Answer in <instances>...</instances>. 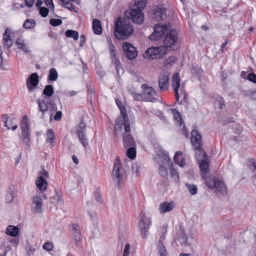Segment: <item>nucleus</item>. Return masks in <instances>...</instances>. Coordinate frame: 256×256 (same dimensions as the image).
Returning a JSON list of instances; mask_svg holds the SVG:
<instances>
[{"label": "nucleus", "instance_id": "obj_46", "mask_svg": "<svg viewBox=\"0 0 256 256\" xmlns=\"http://www.w3.org/2000/svg\"><path fill=\"white\" fill-rule=\"evenodd\" d=\"M94 198H95L96 200L98 202L100 203H102L103 200L102 199V194L100 193V190L99 188H96V190L94 192Z\"/></svg>", "mask_w": 256, "mask_h": 256}, {"label": "nucleus", "instance_id": "obj_28", "mask_svg": "<svg viewBox=\"0 0 256 256\" xmlns=\"http://www.w3.org/2000/svg\"><path fill=\"white\" fill-rule=\"evenodd\" d=\"M20 232V229L18 226L10 225L6 228V234L12 236H16Z\"/></svg>", "mask_w": 256, "mask_h": 256}, {"label": "nucleus", "instance_id": "obj_22", "mask_svg": "<svg viewBox=\"0 0 256 256\" xmlns=\"http://www.w3.org/2000/svg\"><path fill=\"white\" fill-rule=\"evenodd\" d=\"M194 150H195V156L198 161L208 158L206 152L202 148V146L194 148Z\"/></svg>", "mask_w": 256, "mask_h": 256}, {"label": "nucleus", "instance_id": "obj_14", "mask_svg": "<svg viewBox=\"0 0 256 256\" xmlns=\"http://www.w3.org/2000/svg\"><path fill=\"white\" fill-rule=\"evenodd\" d=\"M158 86L161 91H166L169 86V75L166 73H161L158 77Z\"/></svg>", "mask_w": 256, "mask_h": 256}, {"label": "nucleus", "instance_id": "obj_2", "mask_svg": "<svg viewBox=\"0 0 256 256\" xmlns=\"http://www.w3.org/2000/svg\"><path fill=\"white\" fill-rule=\"evenodd\" d=\"M36 102L38 104L39 110L42 112V118H44V113L48 110L51 112L50 116H52V113L57 110L56 104L54 100L44 98L42 100L37 99Z\"/></svg>", "mask_w": 256, "mask_h": 256}, {"label": "nucleus", "instance_id": "obj_10", "mask_svg": "<svg viewBox=\"0 0 256 256\" xmlns=\"http://www.w3.org/2000/svg\"><path fill=\"white\" fill-rule=\"evenodd\" d=\"M122 50L124 56L130 60H134L138 56V52L136 48L128 42L122 43Z\"/></svg>", "mask_w": 256, "mask_h": 256}, {"label": "nucleus", "instance_id": "obj_30", "mask_svg": "<svg viewBox=\"0 0 256 256\" xmlns=\"http://www.w3.org/2000/svg\"><path fill=\"white\" fill-rule=\"evenodd\" d=\"M16 44L18 48L22 50L24 52L29 54L30 51L28 50V47L25 44L24 40L20 38H17Z\"/></svg>", "mask_w": 256, "mask_h": 256}, {"label": "nucleus", "instance_id": "obj_56", "mask_svg": "<svg viewBox=\"0 0 256 256\" xmlns=\"http://www.w3.org/2000/svg\"><path fill=\"white\" fill-rule=\"evenodd\" d=\"M162 158L166 160L168 162V164H172V162L168 157V153L164 150H162Z\"/></svg>", "mask_w": 256, "mask_h": 256}, {"label": "nucleus", "instance_id": "obj_57", "mask_svg": "<svg viewBox=\"0 0 256 256\" xmlns=\"http://www.w3.org/2000/svg\"><path fill=\"white\" fill-rule=\"evenodd\" d=\"M134 100L138 101H144V97H143V92L142 91V93H134V94L133 96Z\"/></svg>", "mask_w": 256, "mask_h": 256}, {"label": "nucleus", "instance_id": "obj_20", "mask_svg": "<svg viewBox=\"0 0 256 256\" xmlns=\"http://www.w3.org/2000/svg\"><path fill=\"white\" fill-rule=\"evenodd\" d=\"M214 188H216L219 192L222 193L224 196L226 195L228 193L225 184L219 179L216 180Z\"/></svg>", "mask_w": 256, "mask_h": 256}, {"label": "nucleus", "instance_id": "obj_4", "mask_svg": "<svg viewBox=\"0 0 256 256\" xmlns=\"http://www.w3.org/2000/svg\"><path fill=\"white\" fill-rule=\"evenodd\" d=\"M178 40V32L175 30H172L166 35L163 41V48L166 49L170 48V50H174L176 48L177 40Z\"/></svg>", "mask_w": 256, "mask_h": 256}, {"label": "nucleus", "instance_id": "obj_7", "mask_svg": "<svg viewBox=\"0 0 256 256\" xmlns=\"http://www.w3.org/2000/svg\"><path fill=\"white\" fill-rule=\"evenodd\" d=\"M70 230L73 235V240L76 246L80 249H82L83 248L82 236L79 226L76 224H72L70 228Z\"/></svg>", "mask_w": 256, "mask_h": 256}, {"label": "nucleus", "instance_id": "obj_37", "mask_svg": "<svg viewBox=\"0 0 256 256\" xmlns=\"http://www.w3.org/2000/svg\"><path fill=\"white\" fill-rule=\"evenodd\" d=\"M78 140L82 146L84 148L88 145V140L86 138V134H77Z\"/></svg>", "mask_w": 256, "mask_h": 256}, {"label": "nucleus", "instance_id": "obj_31", "mask_svg": "<svg viewBox=\"0 0 256 256\" xmlns=\"http://www.w3.org/2000/svg\"><path fill=\"white\" fill-rule=\"evenodd\" d=\"M204 179L205 180V184L208 188L210 189L214 188L216 180H218V178L209 176L208 178H205Z\"/></svg>", "mask_w": 256, "mask_h": 256}, {"label": "nucleus", "instance_id": "obj_59", "mask_svg": "<svg viewBox=\"0 0 256 256\" xmlns=\"http://www.w3.org/2000/svg\"><path fill=\"white\" fill-rule=\"evenodd\" d=\"M44 2L47 6L52 10V12L54 11V6L52 0H44Z\"/></svg>", "mask_w": 256, "mask_h": 256}, {"label": "nucleus", "instance_id": "obj_15", "mask_svg": "<svg viewBox=\"0 0 256 256\" xmlns=\"http://www.w3.org/2000/svg\"><path fill=\"white\" fill-rule=\"evenodd\" d=\"M128 18H130L134 22L140 24L144 22V14L140 10H132Z\"/></svg>", "mask_w": 256, "mask_h": 256}, {"label": "nucleus", "instance_id": "obj_23", "mask_svg": "<svg viewBox=\"0 0 256 256\" xmlns=\"http://www.w3.org/2000/svg\"><path fill=\"white\" fill-rule=\"evenodd\" d=\"M93 32L96 34H100L102 33V27L101 22L96 18L92 21Z\"/></svg>", "mask_w": 256, "mask_h": 256}, {"label": "nucleus", "instance_id": "obj_34", "mask_svg": "<svg viewBox=\"0 0 256 256\" xmlns=\"http://www.w3.org/2000/svg\"><path fill=\"white\" fill-rule=\"evenodd\" d=\"M65 35L67 38H72L76 40L78 38V33L76 30H68L65 32Z\"/></svg>", "mask_w": 256, "mask_h": 256}, {"label": "nucleus", "instance_id": "obj_11", "mask_svg": "<svg viewBox=\"0 0 256 256\" xmlns=\"http://www.w3.org/2000/svg\"><path fill=\"white\" fill-rule=\"evenodd\" d=\"M122 164L120 158L118 156H116L115 158L114 165L112 170L113 180L117 182L118 186L120 184V179L122 176V174L120 172V168Z\"/></svg>", "mask_w": 256, "mask_h": 256}, {"label": "nucleus", "instance_id": "obj_45", "mask_svg": "<svg viewBox=\"0 0 256 256\" xmlns=\"http://www.w3.org/2000/svg\"><path fill=\"white\" fill-rule=\"evenodd\" d=\"M248 163L249 164L250 168L256 174V162L254 158H248L247 160Z\"/></svg>", "mask_w": 256, "mask_h": 256}, {"label": "nucleus", "instance_id": "obj_48", "mask_svg": "<svg viewBox=\"0 0 256 256\" xmlns=\"http://www.w3.org/2000/svg\"><path fill=\"white\" fill-rule=\"evenodd\" d=\"M4 122L5 126L8 128V129H10V127L12 126V121L11 119L10 120L8 118V114H5L4 116Z\"/></svg>", "mask_w": 256, "mask_h": 256}, {"label": "nucleus", "instance_id": "obj_39", "mask_svg": "<svg viewBox=\"0 0 256 256\" xmlns=\"http://www.w3.org/2000/svg\"><path fill=\"white\" fill-rule=\"evenodd\" d=\"M13 189H14V186H12V188H10L9 191L8 192V194L6 196V201L7 203H11L14 199V193Z\"/></svg>", "mask_w": 256, "mask_h": 256}, {"label": "nucleus", "instance_id": "obj_63", "mask_svg": "<svg viewBox=\"0 0 256 256\" xmlns=\"http://www.w3.org/2000/svg\"><path fill=\"white\" fill-rule=\"evenodd\" d=\"M4 45L7 46V49H9L12 46L13 43H12V38L5 40H4Z\"/></svg>", "mask_w": 256, "mask_h": 256}, {"label": "nucleus", "instance_id": "obj_9", "mask_svg": "<svg viewBox=\"0 0 256 256\" xmlns=\"http://www.w3.org/2000/svg\"><path fill=\"white\" fill-rule=\"evenodd\" d=\"M145 54L150 58H161L166 54V49L162 46L150 47L146 50Z\"/></svg>", "mask_w": 256, "mask_h": 256}, {"label": "nucleus", "instance_id": "obj_36", "mask_svg": "<svg viewBox=\"0 0 256 256\" xmlns=\"http://www.w3.org/2000/svg\"><path fill=\"white\" fill-rule=\"evenodd\" d=\"M170 174L172 178L176 182L179 180V175L177 170L174 168L172 164L170 166Z\"/></svg>", "mask_w": 256, "mask_h": 256}, {"label": "nucleus", "instance_id": "obj_21", "mask_svg": "<svg viewBox=\"0 0 256 256\" xmlns=\"http://www.w3.org/2000/svg\"><path fill=\"white\" fill-rule=\"evenodd\" d=\"M174 160L176 164L181 167H183L185 165V162L184 161V158L182 156V152L178 151L175 153L174 156Z\"/></svg>", "mask_w": 256, "mask_h": 256}, {"label": "nucleus", "instance_id": "obj_12", "mask_svg": "<svg viewBox=\"0 0 256 256\" xmlns=\"http://www.w3.org/2000/svg\"><path fill=\"white\" fill-rule=\"evenodd\" d=\"M166 9L162 5H156L152 9L154 18L157 21H162L166 18Z\"/></svg>", "mask_w": 256, "mask_h": 256}, {"label": "nucleus", "instance_id": "obj_42", "mask_svg": "<svg viewBox=\"0 0 256 256\" xmlns=\"http://www.w3.org/2000/svg\"><path fill=\"white\" fill-rule=\"evenodd\" d=\"M116 104L118 106V107L120 112V115L122 116H126V108L124 106L122 105V102L118 99L116 100Z\"/></svg>", "mask_w": 256, "mask_h": 256}, {"label": "nucleus", "instance_id": "obj_58", "mask_svg": "<svg viewBox=\"0 0 256 256\" xmlns=\"http://www.w3.org/2000/svg\"><path fill=\"white\" fill-rule=\"evenodd\" d=\"M10 34L11 30L9 28H6L3 34V40L11 39Z\"/></svg>", "mask_w": 256, "mask_h": 256}, {"label": "nucleus", "instance_id": "obj_19", "mask_svg": "<svg viewBox=\"0 0 256 256\" xmlns=\"http://www.w3.org/2000/svg\"><path fill=\"white\" fill-rule=\"evenodd\" d=\"M122 142L124 148L136 146L134 138L130 134H123Z\"/></svg>", "mask_w": 256, "mask_h": 256}, {"label": "nucleus", "instance_id": "obj_3", "mask_svg": "<svg viewBox=\"0 0 256 256\" xmlns=\"http://www.w3.org/2000/svg\"><path fill=\"white\" fill-rule=\"evenodd\" d=\"M152 224L150 218L148 216L145 212L142 211L140 214L138 226L142 238H146L148 234L149 227Z\"/></svg>", "mask_w": 256, "mask_h": 256}, {"label": "nucleus", "instance_id": "obj_16", "mask_svg": "<svg viewBox=\"0 0 256 256\" xmlns=\"http://www.w3.org/2000/svg\"><path fill=\"white\" fill-rule=\"evenodd\" d=\"M190 142L194 148L202 146V137L197 130H194L192 131Z\"/></svg>", "mask_w": 256, "mask_h": 256}, {"label": "nucleus", "instance_id": "obj_54", "mask_svg": "<svg viewBox=\"0 0 256 256\" xmlns=\"http://www.w3.org/2000/svg\"><path fill=\"white\" fill-rule=\"evenodd\" d=\"M38 175L39 176L45 177L46 178L49 177L48 172L46 170H44V166H42V170L39 171Z\"/></svg>", "mask_w": 256, "mask_h": 256}, {"label": "nucleus", "instance_id": "obj_38", "mask_svg": "<svg viewBox=\"0 0 256 256\" xmlns=\"http://www.w3.org/2000/svg\"><path fill=\"white\" fill-rule=\"evenodd\" d=\"M158 244V256H168V252L164 244Z\"/></svg>", "mask_w": 256, "mask_h": 256}, {"label": "nucleus", "instance_id": "obj_8", "mask_svg": "<svg viewBox=\"0 0 256 256\" xmlns=\"http://www.w3.org/2000/svg\"><path fill=\"white\" fill-rule=\"evenodd\" d=\"M21 130L22 135V140L26 144L30 146V134L29 131V126L28 124V120L26 116H24L21 122Z\"/></svg>", "mask_w": 256, "mask_h": 256}, {"label": "nucleus", "instance_id": "obj_62", "mask_svg": "<svg viewBox=\"0 0 256 256\" xmlns=\"http://www.w3.org/2000/svg\"><path fill=\"white\" fill-rule=\"evenodd\" d=\"M52 245L49 242H46L43 245V248L48 251L52 250Z\"/></svg>", "mask_w": 256, "mask_h": 256}, {"label": "nucleus", "instance_id": "obj_64", "mask_svg": "<svg viewBox=\"0 0 256 256\" xmlns=\"http://www.w3.org/2000/svg\"><path fill=\"white\" fill-rule=\"evenodd\" d=\"M112 60L115 66H120L121 64V63L117 56L112 58Z\"/></svg>", "mask_w": 256, "mask_h": 256}, {"label": "nucleus", "instance_id": "obj_52", "mask_svg": "<svg viewBox=\"0 0 256 256\" xmlns=\"http://www.w3.org/2000/svg\"><path fill=\"white\" fill-rule=\"evenodd\" d=\"M246 79L250 82L256 84V74L253 72L250 73L246 78Z\"/></svg>", "mask_w": 256, "mask_h": 256}, {"label": "nucleus", "instance_id": "obj_1", "mask_svg": "<svg viewBox=\"0 0 256 256\" xmlns=\"http://www.w3.org/2000/svg\"><path fill=\"white\" fill-rule=\"evenodd\" d=\"M114 35L118 39L126 38L133 33V28L128 20H122L120 16L118 18L114 24Z\"/></svg>", "mask_w": 256, "mask_h": 256}, {"label": "nucleus", "instance_id": "obj_40", "mask_svg": "<svg viewBox=\"0 0 256 256\" xmlns=\"http://www.w3.org/2000/svg\"><path fill=\"white\" fill-rule=\"evenodd\" d=\"M47 142L52 144L54 142L55 136L54 131L52 129L48 130L47 133Z\"/></svg>", "mask_w": 256, "mask_h": 256}, {"label": "nucleus", "instance_id": "obj_41", "mask_svg": "<svg viewBox=\"0 0 256 256\" xmlns=\"http://www.w3.org/2000/svg\"><path fill=\"white\" fill-rule=\"evenodd\" d=\"M186 186L191 195H195L198 192V188L196 185L186 183Z\"/></svg>", "mask_w": 256, "mask_h": 256}, {"label": "nucleus", "instance_id": "obj_53", "mask_svg": "<svg viewBox=\"0 0 256 256\" xmlns=\"http://www.w3.org/2000/svg\"><path fill=\"white\" fill-rule=\"evenodd\" d=\"M159 173L162 176L166 177L168 174L166 168L163 166H160L159 168Z\"/></svg>", "mask_w": 256, "mask_h": 256}, {"label": "nucleus", "instance_id": "obj_50", "mask_svg": "<svg viewBox=\"0 0 256 256\" xmlns=\"http://www.w3.org/2000/svg\"><path fill=\"white\" fill-rule=\"evenodd\" d=\"M172 114H173L174 120H178V119L181 120V114L177 110L176 108L170 109Z\"/></svg>", "mask_w": 256, "mask_h": 256}, {"label": "nucleus", "instance_id": "obj_35", "mask_svg": "<svg viewBox=\"0 0 256 256\" xmlns=\"http://www.w3.org/2000/svg\"><path fill=\"white\" fill-rule=\"evenodd\" d=\"M58 77V72L54 68H51L50 70V73L48 76V80L55 81L57 80Z\"/></svg>", "mask_w": 256, "mask_h": 256}, {"label": "nucleus", "instance_id": "obj_33", "mask_svg": "<svg viewBox=\"0 0 256 256\" xmlns=\"http://www.w3.org/2000/svg\"><path fill=\"white\" fill-rule=\"evenodd\" d=\"M36 24L35 20L33 19H26L23 24V27L26 29L34 28Z\"/></svg>", "mask_w": 256, "mask_h": 256}, {"label": "nucleus", "instance_id": "obj_6", "mask_svg": "<svg viewBox=\"0 0 256 256\" xmlns=\"http://www.w3.org/2000/svg\"><path fill=\"white\" fill-rule=\"evenodd\" d=\"M168 30V26L166 24H157L154 26V32L148 38L150 40H159L163 37L164 34Z\"/></svg>", "mask_w": 256, "mask_h": 256}, {"label": "nucleus", "instance_id": "obj_26", "mask_svg": "<svg viewBox=\"0 0 256 256\" xmlns=\"http://www.w3.org/2000/svg\"><path fill=\"white\" fill-rule=\"evenodd\" d=\"M200 170L204 173L208 172L209 167V162L208 158L198 161Z\"/></svg>", "mask_w": 256, "mask_h": 256}, {"label": "nucleus", "instance_id": "obj_47", "mask_svg": "<svg viewBox=\"0 0 256 256\" xmlns=\"http://www.w3.org/2000/svg\"><path fill=\"white\" fill-rule=\"evenodd\" d=\"M40 14L43 18H46L48 16L49 12V9L46 7L42 6L39 9Z\"/></svg>", "mask_w": 256, "mask_h": 256}, {"label": "nucleus", "instance_id": "obj_27", "mask_svg": "<svg viewBox=\"0 0 256 256\" xmlns=\"http://www.w3.org/2000/svg\"><path fill=\"white\" fill-rule=\"evenodd\" d=\"M180 79L178 73L176 72L172 76V88L174 90H178L180 86Z\"/></svg>", "mask_w": 256, "mask_h": 256}, {"label": "nucleus", "instance_id": "obj_51", "mask_svg": "<svg viewBox=\"0 0 256 256\" xmlns=\"http://www.w3.org/2000/svg\"><path fill=\"white\" fill-rule=\"evenodd\" d=\"M175 60V57L173 56H169L168 58L164 60V63L165 66H172L174 63Z\"/></svg>", "mask_w": 256, "mask_h": 256}, {"label": "nucleus", "instance_id": "obj_55", "mask_svg": "<svg viewBox=\"0 0 256 256\" xmlns=\"http://www.w3.org/2000/svg\"><path fill=\"white\" fill-rule=\"evenodd\" d=\"M62 5H63L65 8L68 10L76 12L72 4L68 1L65 2Z\"/></svg>", "mask_w": 256, "mask_h": 256}, {"label": "nucleus", "instance_id": "obj_60", "mask_svg": "<svg viewBox=\"0 0 256 256\" xmlns=\"http://www.w3.org/2000/svg\"><path fill=\"white\" fill-rule=\"evenodd\" d=\"M132 174H135L136 176H138L139 168L137 164H132Z\"/></svg>", "mask_w": 256, "mask_h": 256}, {"label": "nucleus", "instance_id": "obj_44", "mask_svg": "<svg viewBox=\"0 0 256 256\" xmlns=\"http://www.w3.org/2000/svg\"><path fill=\"white\" fill-rule=\"evenodd\" d=\"M178 240L182 245H184V246L188 245V238L186 234L184 232L181 233Z\"/></svg>", "mask_w": 256, "mask_h": 256}, {"label": "nucleus", "instance_id": "obj_43", "mask_svg": "<svg viewBox=\"0 0 256 256\" xmlns=\"http://www.w3.org/2000/svg\"><path fill=\"white\" fill-rule=\"evenodd\" d=\"M127 156L131 160H133L136 156V146L128 148Z\"/></svg>", "mask_w": 256, "mask_h": 256}, {"label": "nucleus", "instance_id": "obj_29", "mask_svg": "<svg viewBox=\"0 0 256 256\" xmlns=\"http://www.w3.org/2000/svg\"><path fill=\"white\" fill-rule=\"evenodd\" d=\"M86 133V124L84 122V118L82 117L80 122L78 126V128L76 131V134H80Z\"/></svg>", "mask_w": 256, "mask_h": 256}, {"label": "nucleus", "instance_id": "obj_17", "mask_svg": "<svg viewBox=\"0 0 256 256\" xmlns=\"http://www.w3.org/2000/svg\"><path fill=\"white\" fill-rule=\"evenodd\" d=\"M32 204L35 205V206H33L32 208L34 212H42V200L40 196H35L33 198Z\"/></svg>", "mask_w": 256, "mask_h": 256}, {"label": "nucleus", "instance_id": "obj_13", "mask_svg": "<svg viewBox=\"0 0 256 256\" xmlns=\"http://www.w3.org/2000/svg\"><path fill=\"white\" fill-rule=\"evenodd\" d=\"M39 77L36 72L32 74L27 78L26 84L28 91L30 92H32L34 88L38 85Z\"/></svg>", "mask_w": 256, "mask_h": 256}, {"label": "nucleus", "instance_id": "obj_49", "mask_svg": "<svg viewBox=\"0 0 256 256\" xmlns=\"http://www.w3.org/2000/svg\"><path fill=\"white\" fill-rule=\"evenodd\" d=\"M62 22L60 19L57 18H51L50 20V24L51 26H56L60 25Z\"/></svg>", "mask_w": 256, "mask_h": 256}, {"label": "nucleus", "instance_id": "obj_5", "mask_svg": "<svg viewBox=\"0 0 256 256\" xmlns=\"http://www.w3.org/2000/svg\"><path fill=\"white\" fill-rule=\"evenodd\" d=\"M141 88L143 92L144 101L151 102H160V98L154 88L145 84H142Z\"/></svg>", "mask_w": 256, "mask_h": 256}, {"label": "nucleus", "instance_id": "obj_25", "mask_svg": "<svg viewBox=\"0 0 256 256\" xmlns=\"http://www.w3.org/2000/svg\"><path fill=\"white\" fill-rule=\"evenodd\" d=\"M54 92V90L52 86L50 84L46 85L42 92V96H44V98H49L52 96Z\"/></svg>", "mask_w": 256, "mask_h": 256}, {"label": "nucleus", "instance_id": "obj_32", "mask_svg": "<svg viewBox=\"0 0 256 256\" xmlns=\"http://www.w3.org/2000/svg\"><path fill=\"white\" fill-rule=\"evenodd\" d=\"M147 3V0H140L135 2L134 6L136 8L132 10H140L141 12L146 8Z\"/></svg>", "mask_w": 256, "mask_h": 256}, {"label": "nucleus", "instance_id": "obj_24", "mask_svg": "<svg viewBox=\"0 0 256 256\" xmlns=\"http://www.w3.org/2000/svg\"><path fill=\"white\" fill-rule=\"evenodd\" d=\"M36 186L41 191H43L46 189L48 182L42 176H38V180L36 182Z\"/></svg>", "mask_w": 256, "mask_h": 256}, {"label": "nucleus", "instance_id": "obj_61", "mask_svg": "<svg viewBox=\"0 0 256 256\" xmlns=\"http://www.w3.org/2000/svg\"><path fill=\"white\" fill-rule=\"evenodd\" d=\"M122 126L123 124L122 121L116 122L114 126V130L118 131L121 130L122 128Z\"/></svg>", "mask_w": 256, "mask_h": 256}, {"label": "nucleus", "instance_id": "obj_18", "mask_svg": "<svg viewBox=\"0 0 256 256\" xmlns=\"http://www.w3.org/2000/svg\"><path fill=\"white\" fill-rule=\"evenodd\" d=\"M174 206L175 203L174 202H164L160 204L158 210L162 214L172 210Z\"/></svg>", "mask_w": 256, "mask_h": 256}]
</instances>
